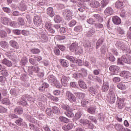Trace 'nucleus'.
Here are the masks:
<instances>
[{"mask_svg":"<svg viewBox=\"0 0 131 131\" xmlns=\"http://www.w3.org/2000/svg\"><path fill=\"white\" fill-rule=\"evenodd\" d=\"M89 92L92 96H95L99 93V87L98 86H91L89 88Z\"/></svg>","mask_w":131,"mask_h":131,"instance_id":"nucleus-8","label":"nucleus"},{"mask_svg":"<svg viewBox=\"0 0 131 131\" xmlns=\"http://www.w3.org/2000/svg\"><path fill=\"white\" fill-rule=\"evenodd\" d=\"M72 111H73V110L70 108V110L66 112L64 114L68 117H73L74 114L72 113Z\"/></svg>","mask_w":131,"mask_h":131,"instance_id":"nucleus-26","label":"nucleus"},{"mask_svg":"<svg viewBox=\"0 0 131 131\" xmlns=\"http://www.w3.org/2000/svg\"><path fill=\"white\" fill-rule=\"evenodd\" d=\"M21 34L25 36H28V35H29V32L26 30H23L21 31Z\"/></svg>","mask_w":131,"mask_h":131,"instance_id":"nucleus-60","label":"nucleus"},{"mask_svg":"<svg viewBox=\"0 0 131 131\" xmlns=\"http://www.w3.org/2000/svg\"><path fill=\"white\" fill-rule=\"evenodd\" d=\"M23 121V119L19 118L16 120L15 123L17 124V125H18L19 126H21V125H22Z\"/></svg>","mask_w":131,"mask_h":131,"instance_id":"nucleus-52","label":"nucleus"},{"mask_svg":"<svg viewBox=\"0 0 131 131\" xmlns=\"http://www.w3.org/2000/svg\"><path fill=\"white\" fill-rule=\"evenodd\" d=\"M76 24V21L73 20L70 22V23L69 24V25L70 27H73V26H75Z\"/></svg>","mask_w":131,"mask_h":131,"instance_id":"nucleus-63","label":"nucleus"},{"mask_svg":"<svg viewBox=\"0 0 131 131\" xmlns=\"http://www.w3.org/2000/svg\"><path fill=\"white\" fill-rule=\"evenodd\" d=\"M68 81H69V77H66V76L64 75L62 76L61 82V84H62L63 86H67Z\"/></svg>","mask_w":131,"mask_h":131,"instance_id":"nucleus-11","label":"nucleus"},{"mask_svg":"<svg viewBox=\"0 0 131 131\" xmlns=\"http://www.w3.org/2000/svg\"><path fill=\"white\" fill-rule=\"evenodd\" d=\"M81 117V113L79 112H77L75 116V119L76 120L79 119Z\"/></svg>","mask_w":131,"mask_h":131,"instance_id":"nucleus-58","label":"nucleus"},{"mask_svg":"<svg viewBox=\"0 0 131 131\" xmlns=\"http://www.w3.org/2000/svg\"><path fill=\"white\" fill-rule=\"evenodd\" d=\"M29 126H30V129H32L33 130H35V131H38L39 128L38 127H36L35 125L30 123L29 124Z\"/></svg>","mask_w":131,"mask_h":131,"instance_id":"nucleus-45","label":"nucleus"},{"mask_svg":"<svg viewBox=\"0 0 131 131\" xmlns=\"http://www.w3.org/2000/svg\"><path fill=\"white\" fill-rule=\"evenodd\" d=\"M48 81L49 82H52V83H54V84H56L57 82H58V81L57 80V78L54 76L53 75H50L48 77Z\"/></svg>","mask_w":131,"mask_h":131,"instance_id":"nucleus-17","label":"nucleus"},{"mask_svg":"<svg viewBox=\"0 0 131 131\" xmlns=\"http://www.w3.org/2000/svg\"><path fill=\"white\" fill-rule=\"evenodd\" d=\"M88 112L90 114H95V113L96 112V108L94 107H89L88 109Z\"/></svg>","mask_w":131,"mask_h":131,"instance_id":"nucleus-40","label":"nucleus"},{"mask_svg":"<svg viewBox=\"0 0 131 131\" xmlns=\"http://www.w3.org/2000/svg\"><path fill=\"white\" fill-rule=\"evenodd\" d=\"M108 90H109V83L107 82L103 83L102 88V92H107Z\"/></svg>","mask_w":131,"mask_h":131,"instance_id":"nucleus-23","label":"nucleus"},{"mask_svg":"<svg viewBox=\"0 0 131 131\" xmlns=\"http://www.w3.org/2000/svg\"><path fill=\"white\" fill-rule=\"evenodd\" d=\"M117 88L119 89V90H124L126 89V87L125 86V85L122 84V83H120L117 84Z\"/></svg>","mask_w":131,"mask_h":131,"instance_id":"nucleus-41","label":"nucleus"},{"mask_svg":"<svg viewBox=\"0 0 131 131\" xmlns=\"http://www.w3.org/2000/svg\"><path fill=\"white\" fill-rule=\"evenodd\" d=\"M89 104V100L83 99L81 101V105L82 107H88Z\"/></svg>","mask_w":131,"mask_h":131,"instance_id":"nucleus-39","label":"nucleus"},{"mask_svg":"<svg viewBox=\"0 0 131 131\" xmlns=\"http://www.w3.org/2000/svg\"><path fill=\"white\" fill-rule=\"evenodd\" d=\"M63 19H62V17L60 16L59 15H55L54 17V21L55 23H61Z\"/></svg>","mask_w":131,"mask_h":131,"instance_id":"nucleus-29","label":"nucleus"},{"mask_svg":"<svg viewBox=\"0 0 131 131\" xmlns=\"http://www.w3.org/2000/svg\"><path fill=\"white\" fill-rule=\"evenodd\" d=\"M102 43H103V40L101 39L98 40L96 43V49H99Z\"/></svg>","mask_w":131,"mask_h":131,"instance_id":"nucleus-59","label":"nucleus"},{"mask_svg":"<svg viewBox=\"0 0 131 131\" xmlns=\"http://www.w3.org/2000/svg\"><path fill=\"white\" fill-rule=\"evenodd\" d=\"M50 99L54 102H58V101H59V98L58 97L53 96H50Z\"/></svg>","mask_w":131,"mask_h":131,"instance_id":"nucleus-57","label":"nucleus"},{"mask_svg":"<svg viewBox=\"0 0 131 131\" xmlns=\"http://www.w3.org/2000/svg\"><path fill=\"white\" fill-rule=\"evenodd\" d=\"M63 16L66 20H71L72 19V12L69 10H65L63 11Z\"/></svg>","mask_w":131,"mask_h":131,"instance_id":"nucleus-6","label":"nucleus"},{"mask_svg":"<svg viewBox=\"0 0 131 131\" xmlns=\"http://www.w3.org/2000/svg\"><path fill=\"white\" fill-rule=\"evenodd\" d=\"M123 45V42H121L120 41H117V43H116V46L119 50H120L121 49L122 45Z\"/></svg>","mask_w":131,"mask_h":131,"instance_id":"nucleus-54","label":"nucleus"},{"mask_svg":"<svg viewBox=\"0 0 131 131\" xmlns=\"http://www.w3.org/2000/svg\"><path fill=\"white\" fill-rule=\"evenodd\" d=\"M32 70H33L35 73H38V72H39V70H40V69H39L38 67L33 66L32 67Z\"/></svg>","mask_w":131,"mask_h":131,"instance_id":"nucleus-49","label":"nucleus"},{"mask_svg":"<svg viewBox=\"0 0 131 131\" xmlns=\"http://www.w3.org/2000/svg\"><path fill=\"white\" fill-rule=\"evenodd\" d=\"M56 38L58 40H64V39H66V37L64 35H59L56 37Z\"/></svg>","mask_w":131,"mask_h":131,"instance_id":"nucleus-62","label":"nucleus"},{"mask_svg":"<svg viewBox=\"0 0 131 131\" xmlns=\"http://www.w3.org/2000/svg\"><path fill=\"white\" fill-rule=\"evenodd\" d=\"M60 62L61 63V65H62L63 67H68V66H69L68 62H66V60H65L64 59H60Z\"/></svg>","mask_w":131,"mask_h":131,"instance_id":"nucleus-32","label":"nucleus"},{"mask_svg":"<svg viewBox=\"0 0 131 131\" xmlns=\"http://www.w3.org/2000/svg\"><path fill=\"white\" fill-rule=\"evenodd\" d=\"M80 122L85 125L86 124H89V123H90V121H89V120L81 119Z\"/></svg>","mask_w":131,"mask_h":131,"instance_id":"nucleus-55","label":"nucleus"},{"mask_svg":"<svg viewBox=\"0 0 131 131\" xmlns=\"http://www.w3.org/2000/svg\"><path fill=\"white\" fill-rule=\"evenodd\" d=\"M70 50L71 52H75L76 54H78V55H80V54H82L83 51L82 50V48L80 47H78L77 43H73L70 46Z\"/></svg>","mask_w":131,"mask_h":131,"instance_id":"nucleus-1","label":"nucleus"},{"mask_svg":"<svg viewBox=\"0 0 131 131\" xmlns=\"http://www.w3.org/2000/svg\"><path fill=\"white\" fill-rule=\"evenodd\" d=\"M8 34L7 32L4 30H0V37L2 38L6 37Z\"/></svg>","mask_w":131,"mask_h":131,"instance_id":"nucleus-47","label":"nucleus"},{"mask_svg":"<svg viewBox=\"0 0 131 131\" xmlns=\"http://www.w3.org/2000/svg\"><path fill=\"white\" fill-rule=\"evenodd\" d=\"M115 128L117 131H125V128L120 124H116Z\"/></svg>","mask_w":131,"mask_h":131,"instance_id":"nucleus-18","label":"nucleus"},{"mask_svg":"<svg viewBox=\"0 0 131 131\" xmlns=\"http://www.w3.org/2000/svg\"><path fill=\"white\" fill-rule=\"evenodd\" d=\"M47 14L50 17H54L55 16V12L53 9V8L49 7L47 10Z\"/></svg>","mask_w":131,"mask_h":131,"instance_id":"nucleus-21","label":"nucleus"},{"mask_svg":"<svg viewBox=\"0 0 131 131\" xmlns=\"http://www.w3.org/2000/svg\"><path fill=\"white\" fill-rule=\"evenodd\" d=\"M0 46L4 49H7L9 48V43L6 41H2L0 42Z\"/></svg>","mask_w":131,"mask_h":131,"instance_id":"nucleus-27","label":"nucleus"},{"mask_svg":"<svg viewBox=\"0 0 131 131\" xmlns=\"http://www.w3.org/2000/svg\"><path fill=\"white\" fill-rule=\"evenodd\" d=\"M112 21L115 25H119L121 24V19L117 16H113Z\"/></svg>","mask_w":131,"mask_h":131,"instance_id":"nucleus-10","label":"nucleus"},{"mask_svg":"<svg viewBox=\"0 0 131 131\" xmlns=\"http://www.w3.org/2000/svg\"><path fill=\"white\" fill-rule=\"evenodd\" d=\"M25 99H26V95H24L21 97V99L23 101V102H20V104H21V105H27V102H26V101H25Z\"/></svg>","mask_w":131,"mask_h":131,"instance_id":"nucleus-50","label":"nucleus"},{"mask_svg":"<svg viewBox=\"0 0 131 131\" xmlns=\"http://www.w3.org/2000/svg\"><path fill=\"white\" fill-rule=\"evenodd\" d=\"M126 63L127 64H130L131 63V56H129L127 54L124 55L122 56L121 59L118 58V62L120 64H122L123 65V62Z\"/></svg>","mask_w":131,"mask_h":131,"instance_id":"nucleus-2","label":"nucleus"},{"mask_svg":"<svg viewBox=\"0 0 131 131\" xmlns=\"http://www.w3.org/2000/svg\"><path fill=\"white\" fill-rule=\"evenodd\" d=\"M66 98L71 103H75L76 102V97H75V96L73 95L71 92L68 91L66 93Z\"/></svg>","mask_w":131,"mask_h":131,"instance_id":"nucleus-3","label":"nucleus"},{"mask_svg":"<svg viewBox=\"0 0 131 131\" xmlns=\"http://www.w3.org/2000/svg\"><path fill=\"white\" fill-rule=\"evenodd\" d=\"M109 4V0H102L101 2V5L102 8H105Z\"/></svg>","mask_w":131,"mask_h":131,"instance_id":"nucleus-42","label":"nucleus"},{"mask_svg":"<svg viewBox=\"0 0 131 131\" xmlns=\"http://www.w3.org/2000/svg\"><path fill=\"white\" fill-rule=\"evenodd\" d=\"M20 63L22 65H25L27 63V58L26 57H23L20 60Z\"/></svg>","mask_w":131,"mask_h":131,"instance_id":"nucleus-61","label":"nucleus"},{"mask_svg":"<svg viewBox=\"0 0 131 131\" xmlns=\"http://www.w3.org/2000/svg\"><path fill=\"white\" fill-rule=\"evenodd\" d=\"M87 22L88 23H89V24L93 25V24H95L96 21L94 20V19L93 18H89V19H88Z\"/></svg>","mask_w":131,"mask_h":131,"instance_id":"nucleus-64","label":"nucleus"},{"mask_svg":"<svg viewBox=\"0 0 131 131\" xmlns=\"http://www.w3.org/2000/svg\"><path fill=\"white\" fill-rule=\"evenodd\" d=\"M31 52L32 54H39L40 50L38 49H32L31 50Z\"/></svg>","mask_w":131,"mask_h":131,"instance_id":"nucleus-51","label":"nucleus"},{"mask_svg":"<svg viewBox=\"0 0 131 131\" xmlns=\"http://www.w3.org/2000/svg\"><path fill=\"white\" fill-rule=\"evenodd\" d=\"M118 69V67L116 66H111L110 67V70L112 72H116Z\"/></svg>","mask_w":131,"mask_h":131,"instance_id":"nucleus-43","label":"nucleus"},{"mask_svg":"<svg viewBox=\"0 0 131 131\" xmlns=\"http://www.w3.org/2000/svg\"><path fill=\"white\" fill-rule=\"evenodd\" d=\"M54 54H55L57 56H60V52L58 48L55 47L54 49Z\"/></svg>","mask_w":131,"mask_h":131,"instance_id":"nucleus-53","label":"nucleus"},{"mask_svg":"<svg viewBox=\"0 0 131 131\" xmlns=\"http://www.w3.org/2000/svg\"><path fill=\"white\" fill-rule=\"evenodd\" d=\"M120 75L122 76V77L128 79V80H130L131 79V74L128 71H123L120 74Z\"/></svg>","mask_w":131,"mask_h":131,"instance_id":"nucleus-7","label":"nucleus"},{"mask_svg":"<svg viewBox=\"0 0 131 131\" xmlns=\"http://www.w3.org/2000/svg\"><path fill=\"white\" fill-rule=\"evenodd\" d=\"M14 113L16 114H22L23 113V109L20 107H16L14 110Z\"/></svg>","mask_w":131,"mask_h":131,"instance_id":"nucleus-34","label":"nucleus"},{"mask_svg":"<svg viewBox=\"0 0 131 131\" xmlns=\"http://www.w3.org/2000/svg\"><path fill=\"white\" fill-rule=\"evenodd\" d=\"M2 63L8 67L12 66V62L7 59H4L2 60Z\"/></svg>","mask_w":131,"mask_h":131,"instance_id":"nucleus-28","label":"nucleus"},{"mask_svg":"<svg viewBox=\"0 0 131 131\" xmlns=\"http://www.w3.org/2000/svg\"><path fill=\"white\" fill-rule=\"evenodd\" d=\"M118 108L122 109L124 107V99L121 98L118 99Z\"/></svg>","mask_w":131,"mask_h":131,"instance_id":"nucleus-13","label":"nucleus"},{"mask_svg":"<svg viewBox=\"0 0 131 131\" xmlns=\"http://www.w3.org/2000/svg\"><path fill=\"white\" fill-rule=\"evenodd\" d=\"M52 23L50 20L45 23V29L50 33H55V30H53L52 28Z\"/></svg>","mask_w":131,"mask_h":131,"instance_id":"nucleus-5","label":"nucleus"},{"mask_svg":"<svg viewBox=\"0 0 131 131\" xmlns=\"http://www.w3.org/2000/svg\"><path fill=\"white\" fill-rule=\"evenodd\" d=\"M42 60V57L40 56L36 55L34 57V59L31 58L29 59V61L32 65H37V62H40Z\"/></svg>","mask_w":131,"mask_h":131,"instance_id":"nucleus-4","label":"nucleus"},{"mask_svg":"<svg viewBox=\"0 0 131 131\" xmlns=\"http://www.w3.org/2000/svg\"><path fill=\"white\" fill-rule=\"evenodd\" d=\"M9 44L12 48H13L14 49H16V50L19 49V45L18 44V42L15 40H10L9 41Z\"/></svg>","mask_w":131,"mask_h":131,"instance_id":"nucleus-15","label":"nucleus"},{"mask_svg":"<svg viewBox=\"0 0 131 131\" xmlns=\"http://www.w3.org/2000/svg\"><path fill=\"white\" fill-rule=\"evenodd\" d=\"M18 24L19 25H24V24H25V22L24 21V19H23V18L21 17H19L18 18Z\"/></svg>","mask_w":131,"mask_h":131,"instance_id":"nucleus-48","label":"nucleus"},{"mask_svg":"<svg viewBox=\"0 0 131 131\" xmlns=\"http://www.w3.org/2000/svg\"><path fill=\"white\" fill-rule=\"evenodd\" d=\"M52 110L54 114H59L60 113V108L57 106H53Z\"/></svg>","mask_w":131,"mask_h":131,"instance_id":"nucleus-36","label":"nucleus"},{"mask_svg":"<svg viewBox=\"0 0 131 131\" xmlns=\"http://www.w3.org/2000/svg\"><path fill=\"white\" fill-rule=\"evenodd\" d=\"M74 124L73 123H69L68 125H65L62 126V129L63 130L68 131L70 129H72V128L74 127Z\"/></svg>","mask_w":131,"mask_h":131,"instance_id":"nucleus-14","label":"nucleus"},{"mask_svg":"<svg viewBox=\"0 0 131 131\" xmlns=\"http://www.w3.org/2000/svg\"><path fill=\"white\" fill-rule=\"evenodd\" d=\"M46 113L48 116H52L53 115V111H52L51 108H47L46 111Z\"/></svg>","mask_w":131,"mask_h":131,"instance_id":"nucleus-46","label":"nucleus"},{"mask_svg":"<svg viewBox=\"0 0 131 131\" xmlns=\"http://www.w3.org/2000/svg\"><path fill=\"white\" fill-rule=\"evenodd\" d=\"M58 119H59V121H61V122H64L65 123H66L67 122H68V121H69V120L65 117L60 116L59 117Z\"/></svg>","mask_w":131,"mask_h":131,"instance_id":"nucleus-38","label":"nucleus"},{"mask_svg":"<svg viewBox=\"0 0 131 131\" xmlns=\"http://www.w3.org/2000/svg\"><path fill=\"white\" fill-rule=\"evenodd\" d=\"M19 10L22 12L26 11L27 10V6L24 4V1H22L18 7Z\"/></svg>","mask_w":131,"mask_h":131,"instance_id":"nucleus-20","label":"nucleus"},{"mask_svg":"<svg viewBox=\"0 0 131 131\" xmlns=\"http://www.w3.org/2000/svg\"><path fill=\"white\" fill-rule=\"evenodd\" d=\"M96 32V30L95 29H91L86 34V36L88 37H91L92 35H94V33Z\"/></svg>","mask_w":131,"mask_h":131,"instance_id":"nucleus-30","label":"nucleus"},{"mask_svg":"<svg viewBox=\"0 0 131 131\" xmlns=\"http://www.w3.org/2000/svg\"><path fill=\"white\" fill-rule=\"evenodd\" d=\"M115 7L117 9H122L123 7V0H118L115 3Z\"/></svg>","mask_w":131,"mask_h":131,"instance_id":"nucleus-16","label":"nucleus"},{"mask_svg":"<svg viewBox=\"0 0 131 131\" xmlns=\"http://www.w3.org/2000/svg\"><path fill=\"white\" fill-rule=\"evenodd\" d=\"M106 16H111L113 14H114V11L111 7H107L104 12Z\"/></svg>","mask_w":131,"mask_h":131,"instance_id":"nucleus-12","label":"nucleus"},{"mask_svg":"<svg viewBox=\"0 0 131 131\" xmlns=\"http://www.w3.org/2000/svg\"><path fill=\"white\" fill-rule=\"evenodd\" d=\"M61 107L63 110H66L67 111H68L71 109V107L68 104H65L64 103L62 104L61 105Z\"/></svg>","mask_w":131,"mask_h":131,"instance_id":"nucleus-35","label":"nucleus"},{"mask_svg":"<svg viewBox=\"0 0 131 131\" xmlns=\"http://www.w3.org/2000/svg\"><path fill=\"white\" fill-rule=\"evenodd\" d=\"M2 103L4 105H10V104H11V101H10L9 98H4L2 99Z\"/></svg>","mask_w":131,"mask_h":131,"instance_id":"nucleus-37","label":"nucleus"},{"mask_svg":"<svg viewBox=\"0 0 131 131\" xmlns=\"http://www.w3.org/2000/svg\"><path fill=\"white\" fill-rule=\"evenodd\" d=\"M111 95H110V102L111 104H114V103H115V100H116V97L115 94L113 92V91H111Z\"/></svg>","mask_w":131,"mask_h":131,"instance_id":"nucleus-22","label":"nucleus"},{"mask_svg":"<svg viewBox=\"0 0 131 131\" xmlns=\"http://www.w3.org/2000/svg\"><path fill=\"white\" fill-rule=\"evenodd\" d=\"M74 30L75 32H81L82 31V26L79 25L75 26Z\"/></svg>","mask_w":131,"mask_h":131,"instance_id":"nucleus-33","label":"nucleus"},{"mask_svg":"<svg viewBox=\"0 0 131 131\" xmlns=\"http://www.w3.org/2000/svg\"><path fill=\"white\" fill-rule=\"evenodd\" d=\"M93 17L98 21V22H103L104 20L103 19V17L102 16H100L99 14H94L93 15Z\"/></svg>","mask_w":131,"mask_h":131,"instance_id":"nucleus-31","label":"nucleus"},{"mask_svg":"<svg viewBox=\"0 0 131 131\" xmlns=\"http://www.w3.org/2000/svg\"><path fill=\"white\" fill-rule=\"evenodd\" d=\"M85 97V95L82 93H77V98L79 100H81V99H83Z\"/></svg>","mask_w":131,"mask_h":131,"instance_id":"nucleus-44","label":"nucleus"},{"mask_svg":"<svg viewBox=\"0 0 131 131\" xmlns=\"http://www.w3.org/2000/svg\"><path fill=\"white\" fill-rule=\"evenodd\" d=\"M66 58L72 63H77V59L74 58L72 56L67 55Z\"/></svg>","mask_w":131,"mask_h":131,"instance_id":"nucleus-25","label":"nucleus"},{"mask_svg":"<svg viewBox=\"0 0 131 131\" xmlns=\"http://www.w3.org/2000/svg\"><path fill=\"white\" fill-rule=\"evenodd\" d=\"M90 6L92 8H99L100 3L98 1H91Z\"/></svg>","mask_w":131,"mask_h":131,"instance_id":"nucleus-24","label":"nucleus"},{"mask_svg":"<svg viewBox=\"0 0 131 131\" xmlns=\"http://www.w3.org/2000/svg\"><path fill=\"white\" fill-rule=\"evenodd\" d=\"M2 75L4 77L9 76V73H8V71L5 70H3L1 73Z\"/></svg>","mask_w":131,"mask_h":131,"instance_id":"nucleus-56","label":"nucleus"},{"mask_svg":"<svg viewBox=\"0 0 131 131\" xmlns=\"http://www.w3.org/2000/svg\"><path fill=\"white\" fill-rule=\"evenodd\" d=\"M34 22L35 25H36V26H40V25H41V24L42 23V21L41 20V17L39 16H34Z\"/></svg>","mask_w":131,"mask_h":131,"instance_id":"nucleus-9","label":"nucleus"},{"mask_svg":"<svg viewBox=\"0 0 131 131\" xmlns=\"http://www.w3.org/2000/svg\"><path fill=\"white\" fill-rule=\"evenodd\" d=\"M78 84L80 88H81V89H83V90H86L88 89L86 83H85V82L82 80H79L78 81Z\"/></svg>","mask_w":131,"mask_h":131,"instance_id":"nucleus-19","label":"nucleus"}]
</instances>
